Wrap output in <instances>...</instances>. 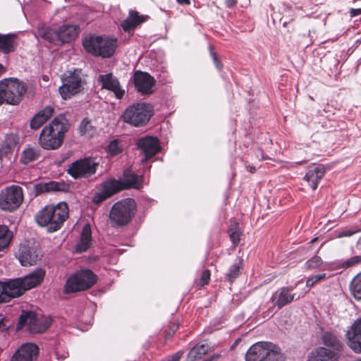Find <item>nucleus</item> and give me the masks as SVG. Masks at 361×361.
I'll return each mask as SVG.
<instances>
[{
	"label": "nucleus",
	"instance_id": "nucleus-42",
	"mask_svg": "<svg viewBox=\"0 0 361 361\" xmlns=\"http://www.w3.org/2000/svg\"><path fill=\"white\" fill-rule=\"evenodd\" d=\"M326 278L327 275L325 273L314 275L307 280L306 286L308 288L312 287L316 283L326 279Z\"/></svg>",
	"mask_w": 361,
	"mask_h": 361
},
{
	"label": "nucleus",
	"instance_id": "nucleus-2",
	"mask_svg": "<svg viewBox=\"0 0 361 361\" xmlns=\"http://www.w3.org/2000/svg\"><path fill=\"white\" fill-rule=\"evenodd\" d=\"M68 217V204L61 202L56 205H47L39 210L35 220L40 226L47 227L49 233L59 230Z\"/></svg>",
	"mask_w": 361,
	"mask_h": 361
},
{
	"label": "nucleus",
	"instance_id": "nucleus-27",
	"mask_svg": "<svg viewBox=\"0 0 361 361\" xmlns=\"http://www.w3.org/2000/svg\"><path fill=\"white\" fill-rule=\"evenodd\" d=\"M54 108L47 106L39 111L30 121V128L33 130L39 129L53 114Z\"/></svg>",
	"mask_w": 361,
	"mask_h": 361
},
{
	"label": "nucleus",
	"instance_id": "nucleus-20",
	"mask_svg": "<svg viewBox=\"0 0 361 361\" xmlns=\"http://www.w3.org/2000/svg\"><path fill=\"white\" fill-rule=\"evenodd\" d=\"M134 83L139 92L142 94H149L153 92L155 80L149 74L137 71L134 75Z\"/></svg>",
	"mask_w": 361,
	"mask_h": 361
},
{
	"label": "nucleus",
	"instance_id": "nucleus-35",
	"mask_svg": "<svg viewBox=\"0 0 361 361\" xmlns=\"http://www.w3.org/2000/svg\"><path fill=\"white\" fill-rule=\"evenodd\" d=\"M39 156L40 152L39 149L34 147H27L21 153L20 162L24 164H28L37 160Z\"/></svg>",
	"mask_w": 361,
	"mask_h": 361
},
{
	"label": "nucleus",
	"instance_id": "nucleus-55",
	"mask_svg": "<svg viewBox=\"0 0 361 361\" xmlns=\"http://www.w3.org/2000/svg\"><path fill=\"white\" fill-rule=\"evenodd\" d=\"M6 71V68L0 63V75H2Z\"/></svg>",
	"mask_w": 361,
	"mask_h": 361
},
{
	"label": "nucleus",
	"instance_id": "nucleus-8",
	"mask_svg": "<svg viewBox=\"0 0 361 361\" xmlns=\"http://www.w3.org/2000/svg\"><path fill=\"white\" fill-rule=\"evenodd\" d=\"M152 116V107L147 103H136L129 106L122 114L121 118L127 123L139 127L145 125Z\"/></svg>",
	"mask_w": 361,
	"mask_h": 361
},
{
	"label": "nucleus",
	"instance_id": "nucleus-19",
	"mask_svg": "<svg viewBox=\"0 0 361 361\" xmlns=\"http://www.w3.org/2000/svg\"><path fill=\"white\" fill-rule=\"evenodd\" d=\"M4 286V295L6 302L10 301L12 298L21 296L25 293L20 278L10 279L2 282Z\"/></svg>",
	"mask_w": 361,
	"mask_h": 361
},
{
	"label": "nucleus",
	"instance_id": "nucleus-44",
	"mask_svg": "<svg viewBox=\"0 0 361 361\" xmlns=\"http://www.w3.org/2000/svg\"><path fill=\"white\" fill-rule=\"evenodd\" d=\"M79 130L82 134L90 135L92 131V126L88 121L84 119L80 126Z\"/></svg>",
	"mask_w": 361,
	"mask_h": 361
},
{
	"label": "nucleus",
	"instance_id": "nucleus-23",
	"mask_svg": "<svg viewBox=\"0 0 361 361\" xmlns=\"http://www.w3.org/2000/svg\"><path fill=\"white\" fill-rule=\"evenodd\" d=\"M347 336L348 346L355 353H361V320L353 324Z\"/></svg>",
	"mask_w": 361,
	"mask_h": 361
},
{
	"label": "nucleus",
	"instance_id": "nucleus-32",
	"mask_svg": "<svg viewBox=\"0 0 361 361\" xmlns=\"http://www.w3.org/2000/svg\"><path fill=\"white\" fill-rule=\"evenodd\" d=\"M16 46L15 36L13 35H0V51L8 54L13 51Z\"/></svg>",
	"mask_w": 361,
	"mask_h": 361
},
{
	"label": "nucleus",
	"instance_id": "nucleus-12",
	"mask_svg": "<svg viewBox=\"0 0 361 361\" xmlns=\"http://www.w3.org/2000/svg\"><path fill=\"white\" fill-rule=\"evenodd\" d=\"M99 164L96 159L86 157L73 162L68 167L67 171L68 173L75 179L86 178L96 173Z\"/></svg>",
	"mask_w": 361,
	"mask_h": 361
},
{
	"label": "nucleus",
	"instance_id": "nucleus-53",
	"mask_svg": "<svg viewBox=\"0 0 361 361\" xmlns=\"http://www.w3.org/2000/svg\"><path fill=\"white\" fill-rule=\"evenodd\" d=\"M179 4H190V0H176Z\"/></svg>",
	"mask_w": 361,
	"mask_h": 361
},
{
	"label": "nucleus",
	"instance_id": "nucleus-10",
	"mask_svg": "<svg viewBox=\"0 0 361 361\" xmlns=\"http://www.w3.org/2000/svg\"><path fill=\"white\" fill-rule=\"evenodd\" d=\"M97 281V276L89 269H82L72 274L64 286L66 293L82 291L92 287Z\"/></svg>",
	"mask_w": 361,
	"mask_h": 361
},
{
	"label": "nucleus",
	"instance_id": "nucleus-43",
	"mask_svg": "<svg viewBox=\"0 0 361 361\" xmlns=\"http://www.w3.org/2000/svg\"><path fill=\"white\" fill-rule=\"evenodd\" d=\"M361 262V255L354 256L350 259L341 262V266L343 268H347Z\"/></svg>",
	"mask_w": 361,
	"mask_h": 361
},
{
	"label": "nucleus",
	"instance_id": "nucleus-48",
	"mask_svg": "<svg viewBox=\"0 0 361 361\" xmlns=\"http://www.w3.org/2000/svg\"><path fill=\"white\" fill-rule=\"evenodd\" d=\"M209 279H210V271L209 270L204 271L202 274V276H201L202 285L204 286V284H207L209 283Z\"/></svg>",
	"mask_w": 361,
	"mask_h": 361
},
{
	"label": "nucleus",
	"instance_id": "nucleus-17",
	"mask_svg": "<svg viewBox=\"0 0 361 361\" xmlns=\"http://www.w3.org/2000/svg\"><path fill=\"white\" fill-rule=\"evenodd\" d=\"M39 353V347L32 343L20 345L11 358V361H36Z\"/></svg>",
	"mask_w": 361,
	"mask_h": 361
},
{
	"label": "nucleus",
	"instance_id": "nucleus-58",
	"mask_svg": "<svg viewBox=\"0 0 361 361\" xmlns=\"http://www.w3.org/2000/svg\"><path fill=\"white\" fill-rule=\"evenodd\" d=\"M304 296V294H302V295H298V298H300V297H303Z\"/></svg>",
	"mask_w": 361,
	"mask_h": 361
},
{
	"label": "nucleus",
	"instance_id": "nucleus-40",
	"mask_svg": "<svg viewBox=\"0 0 361 361\" xmlns=\"http://www.w3.org/2000/svg\"><path fill=\"white\" fill-rule=\"evenodd\" d=\"M229 236L234 245L238 244L240 242V232L238 229V224L235 223L234 226L228 231Z\"/></svg>",
	"mask_w": 361,
	"mask_h": 361
},
{
	"label": "nucleus",
	"instance_id": "nucleus-7",
	"mask_svg": "<svg viewBox=\"0 0 361 361\" xmlns=\"http://www.w3.org/2000/svg\"><path fill=\"white\" fill-rule=\"evenodd\" d=\"M135 202L126 198L116 202L109 213V219L113 226H122L130 222L135 214Z\"/></svg>",
	"mask_w": 361,
	"mask_h": 361
},
{
	"label": "nucleus",
	"instance_id": "nucleus-49",
	"mask_svg": "<svg viewBox=\"0 0 361 361\" xmlns=\"http://www.w3.org/2000/svg\"><path fill=\"white\" fill-rule=\"evenodd\" d=\"M222 355L220 353H214L202 361H219L221 358Z\"/></svg>",
	"mask_w": 361,
	"mask_h": 361
},
{
	"label": "nucleus",
	"instance_id": "nucleus-54",
	"mask_svg": "<svg viewBox=\"0 0 361 361\" xmlns=\"http://www.w3.org/2000/svg\"><path fill=\"white\" fill-rule=\"evenodd\" d=\"M247 169L252 173H255L256 171V169L255 166H247Z\"/></svg>",
	"mask_w": 361,
	"mask_h": 361
},
{
	"label": "nucleus",
	"instance_id": "nucleus-14",
	"mask_svg": "<svg viewBox=\"0 0 361 361\" xmlns=\"http://www.w3.org/2000/svg\"><path fill=\"white\" fill-rule=\"evenodd\" d=\"M123 190L122 181L114 178H110L103 182L99 190L93 196L94 202L99 204L114 194Z\"/></svg>",
	"mask_w": 361,
	"mask_h": 361
},
{
	"label": "nucleus",
	"instance_id": "nucleus-9",
	"mask_svg": "<svg viewBox=\"0 0 361 361\" xmlns=\"http://www.w3.org/2000/svg\"><path fill=\"white\" fill-rule=\"evenodd\" d=\"M62 85L59 87L61 97L66 99L83 90L85 80L81 70L74 68L67 71L61 76Z\"/></svg>",
	"mask_w": 361,
	"mask_h": 361
},
{
	"label": "nucleus",
	"instance_id": "nucleus-51",
	"mask_svg": "<svg viewBox=\"0 0 361 361\" xmlns=\"http://www.w3.org/2000/svg\"><path fill=\"white\" fill-rule=\"evenodd\" d=\"M6 302L4 295V286L0 281V303Z\"/></svg>",
	"mask_w": 361,
	"mask_h": 361
},
{
	"label": "nucleus",
	"instance_id": "nucleus-37",
	"mask_svg": "<svg viewBox=\"0 0 361 361\" xmlns=\"http://www.w3.org/2000/svg\"><path fill=\"white\" fill-rule=\"evenodd\" d=\"M243 268L241 259H238L231 267H230L228 272L226 274V278L230 281L233 282L236 278H238Z\"/></svg>",
	"mask_w": 361,
	"mask_h": 361
},
{
	"label": "nucleus",
	"instance_id": "nucleus-22",
	"mask_svg": "<svg viewBox=\"0 0 361 361\" xmlns=\"http://www.w3.org/2000/svg\"><path fill=\"white\" fill-rule=\"evenodd\" d=\"M326 169L322 164H315L308 168L304 180L307 181L313 190H316L319 182L324 177Z\"/></svg>",
	"mask_w": 361,
	"mask_h": 361
},
{
	"label": "nucleus",
	"instance_id": "nucleus-3",
	"mask_svg": "<svg viewBox=\"0 0 361 361\" xmlns=\"http://www.w3.org/2000/svg\"><path fill=\"white\" fill-rule=\"evenodd\" d=\"M246 361H285L286 356L281 348L267 341L253 344L247 351Z\"/></svg>",
	"mask_w": 361,
	"mask_h": 361
},
{
	"label": "nucleus",
	"instance_id": "nucleus-15",
	"mask_svg": "<svg viewBox=\"0 0 361 361\" xmlns=\"http://www.w3.org/2000/svg\"><path fill=\"white\" fill-rule=\"evenodd\" d=\"M137 146L145 154L142 159V164L157 154L161 149L159 140L155 137L146 136L140 137L137 140Z\"/></svg>",
	"mask_w": 361,
	"mask_h": 361
},
{
	"label": "nucleus",
	"instance_id": "nucleus-45",
	"mask_svg": "<svg viewBox=\"0 0 361 361\" xmlns=\"http://www.w3.org/2000/svg\"><path fill=\"white\" fill-rule=\"evenodd\" d=\"M212 49H213V47L212 46H210L211 56L212 57V59L214 61V63L215 66L216 67V68L219 69V70H221L222 68V66H223L222 63L218 59L217 55L216 54L215 52L213 51Z\"/></svg>",
	"mask_w": 361,
	"mask_h": 361
},
{
	"label": "nucleus",
	"instance_id": "nucleus-30",
	"mask_svg": "<svg viewBox=\"0 0 361 361\" xmlns=\"http://www.w3.org/2000/svg\"><path fill=\"white\" fill-rule=\"evenodd\" d=\"M19 138L16 134H7L4 140L0 145V152L4 155L11 153L16 147Z\"/></svg>",
	"mask_w": 361,
	"mask_h": 361
},
{
	"label": "nucleus",
	"instance_id": "nucleus-28",
	"mask_svg": "<svg viewBox=\"0 0 361 361\" xmlns=\"http://www.w3.org/2000/svg\"><path fill=\"white\" fill-rule=\"evenodd\" d=\"M124 179L122 181L123 190L128 188L140 189L142 187L143 177L138 176L130 171H126L123 173Z\"/></svg>",
	"mask_w": 361,
	"mask_h": 361
},
{
	"label": "nucleus",
	"instance_id": "nucleus-47",
	"mask_svg": "<svg viewBox=\"0 0 361 361\" xmlns=\"http://www.w3.org/2000/svg\"><path fill=\"white\" fill-rule=\"evenodd\" d=\"M183 355V351H181V350L178 351L173 355H169L167 357V360L168 361H179L180 360V358L182 357Z\"/></svg>",
	"mask_w": 361,
	"mask_h": 361
},
{
	"label": "nucleus",
	"instance_id": "nucleus-50",
	"mask_svg": "<svg viewBox=\"0 0 361 361\" xmlns=\"http://www.w3.org/2000/svg\"><path fill=\"white\" fill-rule=\"evenodd\" d=\"M350 14L351 17L361 15V8H351L350 10Z\"/></svg>",
	"mask_w": 361,
	"mask_h": 361
},
{
	"label": "nucleus",
	"instance_id": "nucleus-26",
	"mask_svg": "<svg viewBox=\"0 0 361 361\" xmlns=\"http://www.w3.org/2000/svg\"><path fill=\"white\" fill-rule=\"evenodd\" d=\"M145 20L144 16H140L135 11H130L128 16L122 21L121 26L125 32L133 33L135 28Z\"/></svg>",
	"mask_w": 361,
	"mask_h": 361
},
{
	"label": "nucleus",
	"instance_id": "nucleus-21",
	"mask_svg": "<svg viewBox=\"0 0 361 361\" xmlns=\"http://www.w3.org/2000/svg\"><path fill=\"white\" fill-rule=\"evenodd\" d=\"M46 271L42 268H37L23 277H20L25 291L39 286L44 280Z\"/></svg>",
	"mask_w": 361,
	"mask_h": 361
},
{
	"label": "nucleus",
	"instance_id": "nucleus-33",
	"mask_svg": "<svg viewBox=\"0 0 361 361\" xmlns=\"http://www.w3.org/2000/svg\"><path fill=\"white\" fill-rule=\"evenodd\" d=\"M38 35L50 43L58 44L60 43L57 30L49 27H40L37 31Z\"/></svg>",
	"mask_w": 361,
	"mask_h": 361
},
{
	"label": "nucleus",
	"instance_id": "nucleus-31",
	"mask_svg": "<svg viewBox=\"0 0 361 361\" xmlns=\"http://www.w3.org/2000/svg\"><path fill=\"white\" fill-rule=\"evenodd\" d=\"M91 242V228L89 224H86L82 228L80 240L76 247V251L78 252H85L90 247Z\"/></svg>",
	"mask_w": 361,
	"mask_h": 361
},
{
	"label": "nucleus",
	"instance_id": "nucleus-34",
	"mask_svg": "<svg viewBox=\"0 0 361 361\" xmlns=\"http://www.w3.org/2000/svg\"><path fill=\"white\" fill-rule=\"evenodd\" d=\"M209 351V347L205 344H197L188 353V361H195L201 359Z\"/></svg>",
	"mask_w": 361,
	"mask_h": 361
},
{
	"label": "nucleus",
	"instance_id": "nucleus-36",
	"mask_svg": "<svg viewBox=\"0 0 361 361\" xmlns=\"http://www.w3.org/2000/svg\"><path fill=\"white\" fill-rule=\"evenodd\" d=\"M13 238V233L5 225H0V251L7 247Z\"/></svg>",
	"mask_w": 361,
	"mask_h": 361
},
{
	"label": "nucleus",
	"instance_id": "nucleus-57",
	"mask_svg": "<svg viewBox=\"0 0 361 361\" xmlns=\"http://www.w3.org/2000/svg\"><path fill=\"white\" fill-rule=\"evenodd\" d=\"M317 240V238H314L311 240V243H314L316 240Z\"/></svg>",
	"mask_w": 361,
	"mask_h": 361
},
{
	"label": "nucleus",
	"instance_id": "nucleus-13",
	"mask_svg": "<svg viewBox=\"0 0 361 361\" xmlns=\"http://www.w3.org/2000/svg\"><path fill=\"white\" fill-rule=\"evenodd\" d=\"M23 200V190L20 186L7 187L0 193V209L12 212L19 207Z\"/></svg>",
	"mask_w": 361,
	"mask_h": 361
},
{
	"label": "nucleus",
	"instance_id": "nucleus-4",
	"mask_svg": "<svg viewBox=\"0 0 361 361\" xmlns=\"http://www.w3.org/2000/svg\"><path fill=\"white\" fill-rule=\"evenodd\" d=\"M27 91V85L17 78H5L0 81V104L17 105Z\"/></svg>",
	"mask_w": 361,
	"mask_h": 361
},
{
	"label": "nucleus",
	"instance_id": "nucleus-56",
	"mask_svg": "<svg viewBox=\"0 0 361 361\" xmlns=\"http://www.w3.org/2000/svg\"><path fill=\"white\" fill-rule=\"evenodd\" d=\"M177 329H178V325H173L172 330H173V331H175Z\"/></svg>",
	"mask_w": 361,
	"mask_h": 361
},
{
	"label": "nucleus",
	"instance_id": "nucleus-6",
	"mask_svg": "<svg viewBox=\"0 0 361 361\" xmlns=\"http://www.w3.org/2000/svg\"><path fill=\"white\" fill-rule=\"evenodd\" d=\"M323 341L326 346L331 348H319L312 353L307 361H336L343 348L340 340L332 333L326 332L323 336Z\"/></svg>",
	"mask_w": 361,
	"mask_h": 361
},
{
	"label": "nucleus",
	"instance_id": "nucleus-5",
	"mask_svg": "<svg viewBox=\"0 0 361 361\" xmlns=\"http://www.w3.org/2000/svg\"><path fill=\"white\" fill-rule=\"evenodd\" d=\"M85 49L94 55L103 58L111 56L117 47V39L106 36L90 35L82 40Z\"/></svg>",
	"mask_w": 361,
	"mask_h": 361
},
{
	"label": "nucleus",
	"instance_id": "nucleus-18",
	"mask_svg": "<svg viewBox=\"0 0 361 361\" xmlns=\"http://www.w3.org/2000/svg\"><path fill=\"white\" fill-rule=\"evenodd\" d=\"M17 257L22 266H31L40 259V252L36 247L20 245Z\"/></svg>",
	"mask_w": 361,
	"mask_h": 361
},
{
	"label": "nucleus",
	"instance_id": "nucleus-11",
	"mask_svg": "<svg viewBox=\"0 0 361 361\" xmlns=\"http://www.w3.org/2000/svg\"><path fill=\"white\" fill-rule=\"evenodd\" d=\"M51 319L48 317L39 316L32 312H23L19 318L18 328L26 326L32 334L44 332L50 326Z\"/></svg>",
	"mask_w": 361,
	"mask_h": 361
},
{
	"label": "nucleus",
	"instance_id": "nucleus-46",
	"mask_svg": "<svg viewBox=\"0 0 361 361\" xmlns=\"http://www.w3.org/2000/svg\"><path fill=\"white\" fill-rule=\"evenodd\" d=\"M359 231H360L359 230L349 229V230L343 231L338 233V235H336V237L338 238H343V237H349V236L353 235L355 233H358Z\"/></svg>",
	"mask_w": 361,
	"mask_h": 361
},
{
	"label": "nucleus",
	"instance_id": "nucleus-1",
	"mask_svg": "<svg viewBox=\"0 0 361 361\" xmlns=\"http://www.w3.org/2000/svg\"><path fill=\"white\" fill-rule=\"evenodd\" d=\"M69 128V123L64 115L60 114L45 126L39 135V144L45 149H56L63 142L64 134Z\"/></svg>",
	"mask_w": 361,
	"mask_h": 361
},
{
	"label": "nucleus",
	"instance_id": "nucleus-41",
	"mask_svg": "<svg viewBox=\"0 0 361 361\" xmlns=\"http://www.w3.org/2000/svg\"><path fill=\"white\" fill-rule=\"evenodd\" d=\"M322 259L320 257L315 255L309 259L305 265L307 269H314L319 267L322 264Z\"/></svg>",
	"mask_w": 361,
	"mask_h": 361
},
{
	"label": "nucleus",
	"instance_id": "nucleus-38",
	"mask_svg": "<svg viewBox=\"0 0 361 361\" xmlns=\"http://www.w3.org/2000/svg\"><path fill=\"white\" fill-rule=\"evenodd\" d=\"M352 293L355 299L361 300V273L352 282Z\"/></svg>",
	"mask_w": 361,
	"mask_h": 361
},
{
	"label": "nucleus",
	"instance_id": "nucleus-29",
	"mask_svg": "<svg viewBox=\"0 0 361 361\" xmlns=\"http://www.w3.org/2000/svg\"><path fill=\"white\" fill-rule=\"evenodd\" d=\"M57 32L61 44L68 42L75 39L78 33L77 27L73 25H62L57 30Z\"/></svg>",
	"mask_w": 361,
	"mask_h": 361
},
{
	"label": "nucleus",
	"instance_id": "nucleus-24",
	"mask_svg": "<svg viewBox=\"0 0 361 361\" xmlns=\"http://www.w3.org/2000/svg\"><path fill=\"white\" fill-rule=\"evenodd\" d=\"M68 185L63 182L50 181L46 183H38L33 186L35 195L47 192L61 191L66 192L68 190Z\"/></svg>",
	"mask_w": 361,
	"mask_h": 361
},
{
	"label": "nucleus",
	"instance_id": "nucleus-52",
	"mask_svg": "<svg viewBox=\"0 0 361 361\" xmlns=\"http://www.w3.org/2000/svg\"><path fill=\"white\" fill-rule=\"evenodd\" d=\"M225 4L227 7L231 8L235 5L236 0H226Z\"/></svg>",
	"mask_w": 361,
	"mask_h": 361
},
{
	"label": "nucleus",
	"instance_id": "nucleus-39",
	"mask_svg": "<svg viewBox=\"0 0 361 361\" xmlns=\"http://www.w3.org/2000/svg\"><path fill=\"white\" fill-rule=\"evenodd\" d=\"M121 150L122 148L116 140L111 141L106 147V151L111 156L117 155Z\"/></svg>",
	"mask_w": 361,
	"mask_h": 361
},
{
	"label": "nucleus",
	"instance_id": "nucleus-16",
	"mask_svg": "<svg viewBox=\"0 0 361 361\" xmlns=\"http://www.w3.org/2000/svg\"><path fill=\"white\" fill-rule=\"evenodd\" d=\"M97 81L102 89L112 92L116 99H121L123 97L126 90L121 87L118 78L111 73L99 75Z\"/></svg>",
	"mask_w": 361,
	"mask_h": 361
},
{
	"label": "nucleus",
	"instance_id": "nucleus-25",
	"mask_svg": "<svg viewBox=\"0 0 361 361\" xmlns=\"http://www.w3.org/2000/svg\"><path fill=\"white\" fill-rule=\"evenodd\" d=\"M297 286L283 287L279 290V295L277 297L272 296V302L278 307L279 309L282 308L286 305L291 302L295 296V294L290 293Z\"/></svg>",
	"mask_w": 361,
	"mask_h": 361
}]
</instances>
